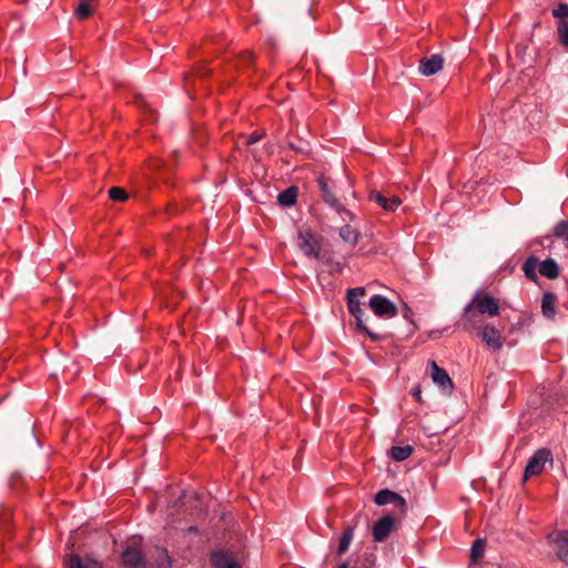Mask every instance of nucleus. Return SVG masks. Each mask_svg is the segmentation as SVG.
<instances>
[{"instance_id": "obj_18", "label": "nucleus", "mask_w": 568, "mask_h": 568, "mask_svg": "<svg viewBox=\"0 0 568 568\" xmlns=\"http://www.w3.org/2000/svg\"><path fill=\"white\" fill-rule=\"evenodd\" d=\"M539 273L547 278H557L560 274L559 266L554 258H545L539 263Z\"/></svg>"}, {"instance_id": "obj_22", "label": "nucleus", "mask_w": 568, "mask_h": 568, "mask_svg": "<svg viewBox=\"0 0 568 568\" xmlns=\"http://www.w3.org/2000/svg\"><path fill=\"white\" fill-rule=\"evenodd\" d=\"M354 529L355 526H346L345 529H343V532L339 537V545L337 547V554L343 555L345 551L348 550L349 544L354 537Z\"/></svg>"}, {"instance_id": "obj_4", "label": "nucleus", "mask_w": 568, "mask_h": 568, "mask_svg": "<svg viewBox=\"0 0 568 568\" xmlns=\"http://www.w3.org/2000/svg\"><path fill=\"white\" fill-rule=\"evenodd\" d=\"M548 460H552L551 450H549V449L536 450V453L527 462V465H526L525 471H524V478L529 479V477L536 476V474L542 473L545 469V464L548 463Z\"/></svg>"}, {"instance_id": "obj_19", "label": "nucleus", "mask_w": 568, "mask_h": 568, "mask_svg": "<svg viewBox=\"0 0 568 568\" xmlns=\"http://www.w3.org/2000/svg\"><path fill=\"white\" fill-rule=\"evenodd\" d=\"M318 187L322 192L324 201L331 204V206L334 209L338 207L339 201L336 196H334L333 192H331L328 182L325 178L318 179Z\"/></svg>"}, {"instance_id": "obj_13", "label": "nucleus", "mask_w": 568, "mask_h": 568, "mask_svg": "<svg viewBox=\"0 0 568 568\" xmlns=\"http://www.w3.org/2000/svg\"><path fill=\"white\" fill-rule=\"evenodd\" d=\"M394 525L395 519L393 516L381 517L379 520L375 521L373 525V539L375 541H384V539L389 537Z\"/></svg>"}, {"instance_id": "obj_20", "label": "nucleus", "mask_w": 568, "mask_h": 568, "mask_svg": "<svg viewBox=\"0 0 568 568\" xmlns=\"http://www.w3.org/2000/svg\"><path fill=\"white\" fill-rule=\"evenodd\" d=\"M339 237H342V240L347 242L349 245L356 246L359 239V232L358 230L352 227V225L345 224L339 229Z\"/></svg>"}, {"instance_id": "obj_29", "label": "nucleus", "mask_w": 568, "mask_h": 568, "mask_svg": "<svg viewBox=\"0 0 568 568\" xmlns=\"http://www.w3.org/2000/svg\"><path fill=\"white\" fill-rule=\"evenodd\" d=\"M485 551V541L481 538H477L471 545L470 559L476 561L479 556H483Z\"/></svg>"}, {"instance_id": "obj_7", "label": "nucleus", "mask_w": 568, "mask_h": 568, "mask_svg": "<svg viewBox=\"0 0 568 568\" xmlns=\"http://www.w3.org/2000/svg\"><path fill=\"white\" fill-rule=\"evenodd\" d=\"M428 366L430 368V377L433 382L439 386L445 394H452L455 389V384L447 371L439 367L436 361H429Z\"/></svg>"}, {"instance_id": "obj_34", "label": "nucleus", "mask_w": 568, "mask_h": 568, "mask_svg": "<svg viewBox=\"0 0 568 568\" xmlns=\"http://www.w3.org/2000/svg\"><path fill=\"white\" fill-rule=\"evenodd\" d=\"M412 396L415 397L417 402H422V389L419 385L412 389Z\"/></svg>"}, {"instance_id": "obj_3", "label": "nucleus", "mask_w": 568, "mask_h": 568, "mask_svg": "<svg viewBox=\"0 0 568 568\" xmlns=\"http://www.w3.org/2000/svg\"><path fill=\"white\" fill-rule=\"evenodd\" d=\"M484 325L485 320L478 307L475 305V298L471 297L464 307L462 314V326L466 332H474V329H479L481 332Z\"/></svg>"}, {"instance_id": "obj_16", "label": "nucleus", "mask_w": 568, "mask_h": 568, "mask_svg": "<svg viewBox=\"0 0 568 568\" xmlns=\"http://www.w3.org/2000/svg\"><path fill=\"white\" fill-rule=\"evenodd\" d=\"M68 568H103L101 562L91 557H80L77 554H70L65 558Z\"/></svg>"}, {"instance_id": "obj_9", "label": "nucleus", "mask_w": 568, "mask_h": 568, "mask_svg": "<svg viewBox=\"0 0 568 568\" xmlns=\"http://www.w3.org/2000/svg\"><path fill=\"white\" fill-rule=\"evenodd\" d=\"M297 244L307 257H320L321 244L311 230H304L297 235Z\"/></svg>"}, {"instance_id": "obj_24", "label": "nucleus", "mask_w": 568, "mask_h": 568, "mask_svg": "<svg viewBox=\"0 0 568 568\" xmlns=\"http://www.w3.org/2000/svg\"><path fill=\"white\" fill-rule=\"evenodd\" d=\"M537 266H539V262L537 257L530 256L526 258V261L523 264V271L527 278L531 280L532 282H537L538 275L536 274Z\"/></svg>"}, {"instance_id": "obj_37", "label": "nucleus", "mask_w": 568, "mask_h": 568, "mask_svg": "<svg viewBox=\"0 0 568 568\" xmlns=\"http://www.w3.org/2000/svg\"><path fill=\"white\" fill-rule=\"evenodd\" d=\"M409 313H410V310H409V307H408V306H406V307H405V310H404V316H405L406 318H408Z\"/></svg>"}, {"instance_id": "obj_6", "label": "nucleus", "mask_w": 568, "mask_h": 568, "mask_svg": "<svg viewBox=\"0 0 568 568\" xmlns=\"http://www.w3.org/2000/svg\"><path fill=\"white\" fill-rule=\"evenodd\" d=\"M369 306L374 314L382 318H393L398 313L395 303L381 294H375L369 298Z\"/></svg>"}, {"instance_id": "obj_35", "label": "nucleus", "mask_w": 568, "mask_h": 568, "mask_svg": "<svg viewBox=\"0 0 568 568\" xmlns=\"http://www.w3.org/2000/svg\"><path fill=\"white\" fill-rule=\"evenodd\" d=\"M337 568H354V567H351L348 561H343L339 564V566Z\"/></svg>"}, {"instance_id": "obj_10", "label": "nucleus", "mask_w": 568, "mask_h": 568, "mask_svg": "<svg viewBox=\"0 0 568 568\" xmlns=\"http://www.w3.org/2000/svg\"><path fill=\"white\" fill-rule=\"evenodd\" d=\"M213 568H243L231 550L217 549L210 554Z\"/></svg>"}, {"instance_id": "obj_32", "label": "nucleus", "mask_w": 568, "mask_h": 568, "mask_svg": "<svg viewBox=\"0 0 568 568\" xmlns=\"http://www.w3.org/2000/svg\"><path fill=\"white\" fill-rule=\"evenodd\" d=\"M240 62L243 65H251L252 62H254V54L253 52H244L240 55Z\"/></svg>"}, {"instance_id": "obj_5", "label": "nucleus", "mask_w": 568, "mask_h": 568, "mask_svg": "<svg viewBox=\"0 0 568 568\" xmlns=\"http://www.w3.org/2000/svg\"><path fill=\"white\" fill-rule=\"evenodd\" d=\"M555 555L560 561L568 562V529H558L547 537Z\"/></svg>"}, {"instance_id": "obj_31", "label": "nucleus", "mask_w": 568, "mask_h": 568, "mask_svg": "<svg viewBox=\"0 0 568 568\" xmlns=\"http://www.w3.org/2000/svg\"><path fill=\"white\" fill-rule=\"evenodd\" d=\"M336 211L339 213L343 221H353L354 214L351 211H347V209L343 207L339 203L338 207H336Z\"/></svg>"}, {"instance_id": "obj_33", "label": "nucleus", "mask_w": 568, "mask_h": 568, "mask_svg": "<svg viewBox=\"0 0 568 568\" xmlns=\"http://www.w3.org/2000/svg\"><path fill=\"white\" fill-rule=\"evenodd\" d=\"M262 134L260 133H252L250 134L247 138H246V144H254L256 142H260V140L262 139Z\"/></svg>"}, {"instance_id": "obj_21", "label": "nucleus", "mask_w": 568, "mask_h": 568, "mask_svg": "<svg viewBox=\"0 0 568 568\" xmlns=\"http://www.w3.org/2000/svg\"><path fill=\"white\" fill-rule=\"evenodd\" d=\"M95 2L97 0H80L74 10L77 18L80 20L88 19V17H90L93 11Z\"/></svg>"}, {"instance_id": "obj_1", "label": "nucleus", "mask_w": 568, "mask_h": 568, "mask_svg": "<svg viewBox=\"0 0 568 568\" xmlns=\"http://www.w3.org/2000/svg\"><path fill=\"white\" fill-rule=\"evenodd\" d=\"M366 294L365 288L363 286H357L356 288H351L347 291V306L351 312V314L355 317L357 328L361 329V332L366 333L371 339L377 341L379 339V335L377 333L371 332L369 328L366 326L364 322V315L365 312L362 307V303L358 300V296H363Z\"/></svg>"}, {"instance_id": "obj_27", "label": "nucleus", "mask_w": 568, "mask_h": 568, "mask_svg": "<svg viewBox=\"0 0 568 568\" xmlns=\"http://www.w3.org/2000/svg\"><path fill=\"white\" fill-rule=\"evenodd\" d=\"M155 565H156V568H171L172 567V560H171L166 549H164V548L156 549Z\"/></svg>"}, {"instance_id": "obj_12", "label": "nucleus", "mask_w": 568, "mask_h": 568, "mask_svg": "<svg viewBox=\"0 0 568 568\" xmlns=\"http://www.w3.org/2000/svg\"><path fill=\"white\" fill-rule=\"evenodd\" d=\"M375 503L377 505H388V503H393L400 513H405L407 509V501L405 498L398 493L388 490V488H383L375 495Z\"/></svg>"}, {"instance_id": "obj_11", "label": "nucleus", "mask_w": 568, "mask_h": 568, "mask_svg": "<svg viewBox=\"0 0 568 568\" xmlns=\"http://www.w3.org/2000/svg\"><path fill=\"white\" fill-rule=\"evenodd\" d=\"M479 336H481L487 347L493 349H501L505 342L500 331H498L497 327L491 326V324H484L481 331L479 332Z\"/></svg>"}, {"instance_id": "obj_23", "label": "nucleus", "mask_w": 568, "mask_h": 568, "mask_svg": "<svg viewBox=\"0 0 568 568\" xmlns=\"http://www.w3.org/2000/svg\"><path fill=\"white\" fill-rule=\"evenodd\" d=\"M277 200L280 204L290 207V205L295 204L297 200V189L295 186L285 189L278 193Z\"/></svg>"}, {"instance_id": "obj_25", "label": "nucleus", "mask_w": 568, "mask_h": 568, "mask_svg": "<svg viewBox=\"0 0 568 568\" xmlns=\"http://www.w3.org/2000/svg\"><path fill=\"white\" fill-rule=\"evenodd\" d=\"M413 455V447L409 444L406 446H393L389 449V457L394 460H405Z\"/></svg>"}, {"instance_id": "obj_2", "label": "nucleus", "mask_w": 568, "mask_h": 568, "mask_svg": "<svg viewBox=\"0 0 568 568\" xmlns=\"http://www.w3.org/2000/svg\"><path fill=\"white\" fill-rule=\"evenodd\" d=\"M551 16L556 20V36L558 42L568 49V3L560 2L551 10Z\"/></svg>"}, {"instance_id": "obj_36", "label": "nucleus", "mask_w": 568, "mask_h": 568, "mask_svg": "<svg viewBox=\"0 0 568 568\" xmlns=\"http://www.w3.org/2000/svg\"><path fill=\"white\" fill-rule=\"evenodd\" d=\"M209 71H205V69H200L199 72H197V75L199 77H205V74H207Z\"/></svg>"}, {"instance_id": "obj_26", "label": "nucleus", "mask_w": 568, "mask_h": 568, "mask_svg": "<svg viewBox=\"0 0 568 568\" xmlns=\"http://www.w3.org/2000/svg\"><path fill=\"white\" fill-rule=\"evenodd\" d=\"M123 562L126 566L139 567L142 562V555L140 550L126 549L123 552Z\"/></svg>"}, {"instance_id": "obj_14", "label": "nucleus", "mask_w": 568, "mask_h": 568, "mask_svg": "<svg viewBox=\"0 0 568 568\" xmlns=\"http://www.w3.org/2000/svg\"><path fill=\"white\" fill-rule=\"evenodd\" d=\"M369 200L374 201L379 207L387 210L388 212H395L399 207L402 201L399 196L387 195L382 191H373L369 193Z\"/></svg>"}, {"instance_id": "obj_17", "label": "nucleus", "mask_w": 568, "mask_h": 568, "mask_svg": "<svg viewBox=\"0 0 568 568\" xmlns=\"http://www.w3.org/2000/svg\"><path fill=\"white\" fill-rule=\"evenodd\" d=\"M557 295L554 293H544L541 298V313L548 320H554L556 310Z\"/></svg>"}, {"instance_id": "obj_30", "label": "nucleus", "mask_w": 568, "mask_h": 568, "mask_svg": "<svg viewBox=\"0 0 568 568\" xmlns=\"http://www.w3.org/2000/svg\"><path fill=\"white\" fill-rule=\"evenodd\" d=\"M109 196L113 201H124L128 200V193L123 187L113 186L109 190Z\"/></svg>"}, {"instance_id": "obj_28", "label": "nucleus", "mask_w": 568, "mask_h": 568, "mask_svg": "<svg viewBox=\"0 0 568 568\" xmlns=\"http://www.w3.org/2000/svg\"><path fill=\"white\" fill-rule=\"evenodd\" d=\"M552 233L554 236L568 242V221H559V223L554 226Z\"/></svg>"}, {"instance_id": "obj_15", "label": "nucleus", "mask_w": 568, "mask_h": 568, "mask_svg": "<svg viewBox=\"0 0 568 568\" xmlns=\"http://www.w3.org/2000/svg\"><path fill=\"white\" fill-rule=\"evenodd\" d=\"M443 64L444 60L440 54L424 57L419 60V71L425 77H432V74L437 73L443 69Z\"/></svg>"}, {"instance_id": "obj_8", "label": "nucleus", "mask_w": 568, "mask_h": 568, "mask_svg": "<svg viewBox=\"0 0 568 568\" xmlns=\"http://www.w3.org/2000/svg\"><path fill=\"white\" fill-rule=\"evenodd\" d=\"M475 305L477 306L481 317L484 315L487 316H497L500 313V306L497 298L491 297V295L483 293V291H478L474 295Z\"/></svg>"}]
</instances>
